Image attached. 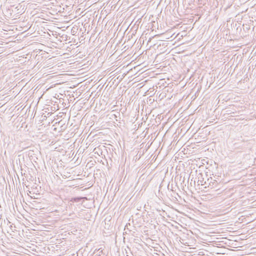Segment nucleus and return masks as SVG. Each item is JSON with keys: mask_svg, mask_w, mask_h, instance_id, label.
I'll list each match as a JSON object with an SVG mask.
<instances>
[{"mask_svg": "<svg viewBox=\"0 0 256 256\" xmlns=\"http://www.w3.org/2000/svg\"><path fill=\"white\" fill-rule=\"evenodd\" d=\"M14 180L16 182H17V180H18L19 182L20 183V177L19 176H18V177H14Z\"/></svg>", "mask_w": 256, "mask_h": 256, "instance_id": "nucleus-11", "label": "nucleus"}, {"mask_svg": "<svg viewBox=\"0 0 256 256\" xmlns=\"http://www.w3.org/2000/svg\"><path fill=\"white\" fill-rule=\"evenodd\" d=\"M190 178V177H188L187 180L186 179V180H185V184H186V186H187L188 187L190 186V184H189Z\"/></svg>", "mask_w": 256, "mask_h": 256, "instance_id": "nucleus-10", "label": "nucleus"}, {"mask_svg": "<svg viewBox=\"0 0 256 256\" xmlns=\"http://www.w3.org/2000/svg\"><path fill=\"white\" fill-rule=\"evenodd\" d=\"M198 180V177H192L190 178L189 184L190 187H195L196 186V182Z\"/></svg>", "mask_w": 256, "mask_h": 256, "instance_id": "nucleus-6", "label": "nucleus"}, {"mask_svg": "<svg viewBox=\"0 0 256 256\" xmlns=\"http://www.w3.org/2000/svg\"><path fill=\"white\" fill-rule=\"evenodd\" d=\"M30 190H28V195H30L31 198H35V196H31L32 194H38L37 192H38V189H37V190H32V189H30Z\"/></svg>", "mask_w": 256, "mask_h": 256, "instance_id": "nucleus-7", "label": "nucleus"}, {"mask_svg": "<svg viewBox=\"0 0 256 256\" xmlns=\"http://www.w3.org/2000/svg\"><path fill=\"white\" fill-rule=\"evenodd\" d=\"M12 179L13 182H14V179L13 178V177H12Z\"/></svg>", "mask_w": 256, "mask_h": 256, "instance_id": "nucleus-15", "label": "nucleus"}, {"mask_svg": "<svg viewBox=\"0 0 256 256\" xmlns=\"http://www.w3.org/2000/svg\"><path fill=\"white\" fill-rule=\"evenodd\" d=\"M86 199V197H76L72 198L68 202L70 205L72 204L74 202H79L82 200Z\"/></svg>", "mask_w": 256, "mask_h": 256, "instance_id": "nucleus-5", "label": "nucleus"}, {"mask_svg": "<svg viewBox=\"0 0 256 256\" xmlns=\"http://www.w3.org/2000/svg\"><path fill=\"white\" fill-rule=\"evenodd\" d=\"M169 183H170V182ZM168 189L170 188V184H168Z\"/></svg>", "mask_w": 256, "mask_h": 256, "instance_id": "nucleus-13", "label": "nucleus"}, {"mask_svg": "<svg viewBox=\"0 0 256 256\" xmlns=\"http://www.w3.org/2000/svg\"><path fill=\"white\" fill-rule=\"evenodd\" d=\"M232 200H226L224 202V204L226 206H230V204L233 203Z\"/></svg>", "mask_w": 256, "mask_h": 256, "instance_id": "nucleus-9", "label": "nucleus"}, {"mask_svg": "<svg viewBox=\"0 0 256 256\" xmlns=\"http://www.w3.org/2000/svg\"><path fill=\"white\" fill-rule=\"evenodd\" d=\"M218 184L217 180H214L212 177H198L197 186H204V188L207 187H214Z\"/></svg>", "mask_w": 256, "mask_h": 256, "instance_id": "nucleus-2", "label": "nucleus"}, {"mask_svg": "<svg viewBox=\"0 0 256 256\" xmlns=\"http://www.w3.org/2000/svg\"><path fill=\"white\" fill-rule=\"evenodd\" d=\"M185 180L186 177H174V182L176 184V186L178 188L186 186Z\"/></svg>", "mask_w": 256, "mask_h": 256, "instance_id": "nucleus-4", "label": "nucleus"}, {"mask_svg": "<svg viewBox=\"0 0 256 256\" xmlns=\"http://www.w3.org/2000/svg\"><path fill=\"white\" fill-rule=\"evenodd\" d=\"M174 178V177H172V182H173V181H174V178Z\"/></svg>", "mask_w": 256, "mask_h": 256, "instance_id": "nucleus-12", "label": "nucleus"}, {"mask_svg": "<svg viewBox=\"0 0 256 256\" xmlns=\"http://www.w3.org/2000/svg\"><path fill=\"white\" fill-rule=\"evenodd\" d=\"M38 152L36 148H32L26 152V153L31 160H34L35 158L37 159V155Z\"/></svg>", "mask_w": 256, "mask_h": 256, "instance_id": "nucleus-3", "label": "nucleus"}, {"mask_svg": "<svg viewBox=\"0 0 256 256\" xmlns=\"http://www.w3.org/2000/svg\"><path fill=\"white\" fill-rule=\"evenodd\" d=\"M76 180L74 179L67 180L66 186H72L76 185L77 184L75 183Z\"/></svg>", "mask_w": 256, "mask_h": 256, "instance_id": "nucleus-8", "label": "nucleus"}, {"mask_svg": "<svg viewBox=\"0 0 256 256\" xmlns=\"http://www.w3.org/2000/svg\"><path fill=\"white\" fill-rule=\"evenodd\" d=\"M2 178H3L4 180V181H6L5 177H4V176H3V177H2Z\"/></svg>", "mask_w": 256, "mask_h": 256, "instance_id": "nucleus-14", "label": "nucleus"}, {"mask_svg": "<svg viewBox=\"0 0 256 256\" xmlns=\"http://www.w3.org/2000/svg\"><path fill=\"white\" fill-rule=\"evenodd\" d=\"M22 184L28 189L37 190L40 188L41 186H39L40 181L39 178L36 177H23L22 178Z\"/></svg>", "mask_w": 256, "mask_h": 256, "instance_id": "nucleus-1", "label": "nucleus"}]
</instances>
